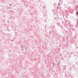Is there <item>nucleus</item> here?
Instances as JSON below:
<instances>
[{
  "instance_id": "f257e3e1",
  "label": "nucleus",
  "mask_w": 78,
  "mask_h": 78,
  "mask_svg": "<svg viewBox=\"0 0 78 78\" xmlns=\"http://www.w3.org/2000/svg\"><path fill=\"white\" fill-rule=\"evenodd\" d=\"M23 47H25V46H22V48H23Z\"/></svg>"
},
{
  "instance_id": "f03ea898",
  "label": "nucleus",
  "mask_w": 78,
  "mask_h": 78,
  "mask_svg": "<svg viewBox=\"0 0 78 78\" xmlns=\"http://www.w3.org/2000/svg\"><path fill=\"white\" fill-rule=\"evenodd\" d=\"M58 6H60V4H59V3H58Z\"/></svg>"
},
{
  "instance_id": "7ed1b4c3",
  "label": "nucleus",
  "mask_w": 78,
  "mask_h": 78,
  "mask_svg": "<svg viewBox=\"0 0 78 78\" xmlns=\"http://www.w3.org/2000/svg\"><path fill=\"white\" fill-rule=\"evenodd\" d=\"M78 19H77V23H78Z\"/></svg>"
},
{
  "instance_id": "20e7f679",
  "label": "nucleus",
  "mask_w": 78,
  "mask_h": 78,
  "mask_svg": "<svg viewBox=\"0 0 78 78\" xmlns=\"http://www.w3.org/2000/svg\"><path fill=\"white\" fill-rule=\"evenodd\" d=\"M27 47L25 48V49H27Z\"/></svg>"
},
{
  "instance_id": "39448f33",
  "label": "nucleus",
  "mask_w": 78,
  "mask_h": 78,
  "mask_svg": "<svg viewBox=\"0 0 78 78\" xmlns=\"http://www.w3.org/2000/svg\"><path fill=\"white\" fill-rule=\"evenodd\" d=\"M71 69H72V68H71H71H70V70H71Z\"/></svg>"
},
{
  "instance_id": "423d86ee",
  "label": "nucleus",
  "mask_w": 78,
  "mask_h": 78,
  "mask_svg": "<svg viewBox=\"0 0 78 78\" xmlns=\"http://www.w3.org/2000/svg\"><path fill=\"white\" fill-rule=\"evenodd\" d=\"M22 47V45L21 46H20V47Z\"/></svg>"
},
{
  "instance_id": "0eeeda50",
  "label": "nucleus",
  "mask_w": 78,
  "mask_h": 78,
  "mask_svg": "<svg viewBox=\"0 0 78 78\" xmlns=\"http://www.w3.org/2000/svg\"><path fill=\"white\" fill-rule=\"evenodd\" d=\"M10 6H11V4H10Z\"/></svg>"
},
{
  "instance_id": "6e6552de",
  "label": "nucleus",
  "mask_w": 78,
  "mask_h": 78,
  "mask_svg": "<svg viewBox=\"0 0 78 78\" xmlns=\"http://www.w3.org/2000/svg\"><path fill=\"white\" fill-rule=\"evenodd\" d=\"M12 42L13 41V40H12Z\"/></svg>"
},
{
  "instance_id": "1a4fd4ad",
  "label": "nucleus",
  "mask_w": 78,
  "mask_h": 78,
  "mask_svg": "<svg viewBox=\"0 0 78 78\" xmlns=\"http://www.w3.org/2000/svg\"><path fill=\"white\" fill-rule=\"evenodd\" d=\"M9 52H11V50H9Z\"/></svg>"
},
{
  "instance_id": "9d476101",
  "label": "nucleus",
  "mask_w": 78,
  "mask_h": 78,
  "mask_svg": "<svg viewBox=\"0 0 78 78\" xmlns=\"http://www.w3.org/2000/svg\"><path fill=\"white\" fill-rule=\"evenodd\" d=\"M76 48H78V47H76Z\"/></svg>"
},
{
  "instance_id": "9b49d317",
  "label": "nucleus",
  "mask_w": 78,
  "mask_h": 78,
  "mask_svg": "<svg viewBox=\"0 0 78 78\" xmlns=\"http://www.w3.org/2000/svg\"><path fill=\"white\" fill-rule=\"evenodd\" d=\"M8 56L9 57V56H10V55H9Z\"/></svg>"
},
{
  "instance_id": "f8f14e48",
  "label": "nucleus",
  "mask_w": 78,
  "mask_h": 78,
  "mask_svg": "<svg viewBox=\"0 0 78 78\" xmlns=\"http://www.w3.org/2000/svg\"><path fill=\"white\" fill-rule=\"evenodd\" d=\"M8 23H9V22H8Z\"/></svg>"
},
{
  "instance_id": "ddd939ff",
  "label": "nucleus",
  "mask_w": 78,
  "mask_h": 78,
  "mask_svg": "<svg viewBox=\"0 0 78 78\" xmlns=\"http://www.w3.org/2000/svg\"><path fill=\"white\" fill-rule=\"evenodd\" d=\"M18 52H19V53H20V51H19Z\"/></svg>"
},
{
  "instance_id": "4468645a",
  "label": "nucleus",
  "mask_w": 78,
  "mask_h": 78,
  "mask_svg": "<svg viewBox=\"0 0 78 78\" xmlns=\"http://www.w3.org/2000/svg\"><path fill=\"white\" fill-rule=\"evenodd\" d=\"M69 57H71V56H69Z\"/></svg>"
}]
</instances>
